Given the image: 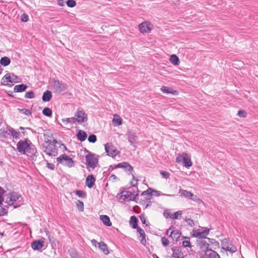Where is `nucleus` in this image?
I'll list each match as a JSON object with an SVG mask.
<instances>
[{
    "instance_id": "nucleus-16",
    "label": "nucleus",
    "mask_w": 258,
    "mask_h": 258,
    "mask_svg": "<svg viewBox=\"0 0 258 258\" xmlns=\"http://www.w3.org/2000/svg\"><path fill=\"white\" fill-rule=\"evenodd\" d=\"M95 182V178L92 174L88 175L86 179V185L89 188H92Z\"/></svg>"
},
{
    "instance_id": "nucleus-12",
    "label": "nucleus",
    "mask_w": 258,
    "mask_h": 258,
    "mask_svg": "<svg viewBox=\"0 0 258 258\" xmlns=\"http://www.w3.org/2000/svg\"><path fill=\"white\" fill-rule=\"evenodd\" d=\"M173 251L172 257L173 258H184L183 253L182 252L181 248L179 247L175 246L172 248Z\"/></svg>"
},
{
    "instance_id": "nucleus-31",
    "label": "nucleus",
    "mask_w": 258,
    "mask_h": 258,
    "mask_svg": "<svg viewBox=\"0 0 258 258\" xmlns=\"http://www.w3.org/2000/svg\"><path fill=\"white\" fill-rule=\"evenodd\" d=\"M151 198H144V199H141V201H140V204L141 205H145L146 204L145 208L149 207L151 205Z\"/></svg>"
},
{
    "instance_id": "nucleus-15",
    "label": "nucleus",
    "mask_w": 258,
    "mask_h": 258,
    "mask_svg": "<svg viewBox=\"0 0 258 258\" xmlns=\"http://www.w3.org/2000/svg\"><path fill=\"white\" fill-rule=\"evenodd\" d=\"M161 91L166 94H172L174 95H177L178 94L177 91L174 90L171 87L162 86L161 88Z\"/></svg>"
},
{
    "instance_id": "nucleus-21",
    "label": "nucleus",
    "mask_w": 258,
    "mask_h": 258,
    "mask_svg": "<svg viewBox=\"0 0 258 258\" xmlns=\"http://www.w3.org/2000/svg\"><path fill=\"white\" fill-rule=\"evenodd\" d=\"M138 220L135 216H131L130 220V225L133 229H138L139 227L138 226Z\"/></svg>"
},
{
    "instance_id": "nucleus-40",
    "label": "nucleus",
    "mask_w": 258,
    "mask_h": 258,
    "mask_svg": "<svg viewBox=\"0 0 258 258\" xmlns=\"http://www.w3.org/2000/svg\"><path fill=\"white\" fill-rule=\"evenodd\" d=\"M113 122L116 123L117 125H119L122 123V119L119 117V115L116 114L114 115L113 119Z\"/></svg>"
},
{
    "instance_id": "nucleus-32",
    "label": "nucleus",
    "mask_w": 258,
    "mask_h": 258,
    "mask_svg": "<svg viewBox=\"0 0 258 258\" xmlns=\"http://www.w3.org/2000/svg\"><path fill=\"white\" fill-rule=\"evenodd\" d=\"M10 59L7 56L2 57L0 60L1 64L4 67L8 66L10 63Z\"/></svg>"
},
{
    "instance_id": "nucleus-20",
    "label": "nucleus",
    "mask_w": 258,
    "mask_h": 258,
    "mask_svg": "<svg viewBox=\"0 0 258 258\" xmlns=\"http://www.w3.org/2000/svg\"><path fill=\"white\" fill-rule=\"evenodd\" d=\"M181 235V233L177 229L173 230L170 232V236L174 240L177 241Z\"/></svg>"
},
{
    "instance_id": "nucleus-18",
    "label": "nucleus",
    "mask_w": 258,
    "mask_h": 258,
    "mask_svg": "<svg viewBox=\"0 0 258 258\" xmlns=\"http://www.w3.org/2000/svg\"><path fill=\"white\" fill-rule=\"evenodd\" d=\"M43 136L45 143L50 144L51 143V139L53 137L52 134L50 131H47L44 133Z\"/></svg>"
},
{
    "instance_id": "nucleus-11",
    "label": "nucleus",
    "mask_w": 258,
    "mask_h": 258,
    "mask_svg": "<svg viewBox=\"0 0 258 258\" xmlns=\"http://www.w3.org/2000/svg\"><path fill=\"white\" fill-rule=\"evenodd\" d=\"M115 168H123L126 172L128 171L130 173L129 174L132 173L134 171V168L132 166L128 163L123 162L121 163H119L115 165Z\"/></svg>"
},
{
    "instance_id": "nucleus-37",
    "label": "nucleus",
    "mask_w": 258,
    "mask_h": 258,
    "mask_svg": "<svg viewBox=\"0 0 258 258\" xmlns=\"http://www.w3.org/2000/svg\"><path fill=\"white\" fill-rule=\"evenodd\" d=\"M42 113L48 117H50L52 115V111L48 107H45L42 110Z\"/></svg>"
},
{
    "instance_id": "nucleus-4",
    "label": "nucleus",
    "mask_w": 258,
    "mask_h": 258,
    "mask_svg": "<svg viewBox=\"0 0 258 258\" xmlns=\"http://www.w3.org/2000/svg\"><path fill=\"white\" fill-rule=\"evenodd\" d=\"M56 160L58 163L68 166L69 168L73 167L75 166V162L73 159L66 154L60 155L57 158Z\"/></svg>"
},
{
    "instance_id": "nucleus-3",
    "label": "nucleus",
    "mask_w": 258,
    "mask_h": 258,
    "mask_svg": "<svg viewBox=\"0 0 258 258\" xmlns=\"http://www.w3.org/2000/svg\"><path fill=\"white\" fill-rule=\"evenodd\" d=\"M86 164L87 168H91L94 169L97 165L98 163V159L95 157V155L88 152V154L85 156Z\"/></svg>"
},
{
    "instance_id": "nucleus-63",
    "label": "nucleus",
    "mask_w": 258,
    "mask_h": 258,
    "mask_svg": "<svg viewBox=\"0 0 258 258\" xmlns=\"http://www.w3.org/2000/svg\"><path fill=\"white\" fill-rule=\"evenodd\" d=\"M152 195H154V196H160L161 195L160 194V191H157V190H152Z\"/></svg>"
},
{
    "instance_id": "nucleus-25",
    "label": "nucleus",
    "mask_w": 258,
    "mask_h": 258,
    "mask_svg": "<svg viewBox=\"0 0 258 258\" xmlns=\"http://www.w3.org/2000/svg\"><path fill=\"white\" fill-rule=\"evenodd\" d=\"M27 87L26 85L23 84L16 85L14 87V91L15 92H22L25 91Z\"/></svg>"
},
{
    "instance_id": "nucleus-53",
    "label": "nucleus",
    "mask_w": 258,
    "mask_h": 258,
    "mask_svg": "<svg viewBox=\"0 0 258 258\" xmlns=\"http://www.w3.org/2000/svg\"><path fill=\"white\" fill-rule=\"evenodd\" d=\"M184 220L187 223V225L190 226L191 227H192L195 225L194 222L192 219L190 218H187V217H186Z\"/></svg>"
},
{
    "instance_id": "nucleus-39",
    "label": "nucleus",
    "mask_w": 258,
    "mask_h": 258,
    "mask_svg": "<svg viewBox=\"0 0 258 258\" xmlns=\"http://www.w3.org/2000/svg\"><path fill=\"white\" fill-rule=\"evenodd\" d=\"M230 243V240L228 238H224L221 241V245L223 249L225 250L226 248H227L228 244Z\"/></svg>"
},
{
    "instance_id": "nucleus-8",
    "label": "nucleus",
    "mask_w": 258,
    "mask_h": 258,
    "mask_svg": "<svg viewBox=\"0 0 258 258\" xmlns=\"http://www.w3.org/2000/svg\"><path fill=\"white\" fill-rule=\"evenodd\" d=\"M105 150L107 155L114 157L117 154V151L111 143H107L105 145Z\"/></svg>"
},
{
    "instance_id": "nucleus-36",
    "label": "nucleus",
    "mask_w": 258,
    "mask_h": 258,
    "mask_svg": "<svg viewBox=\"0 0 258 258\" xmlns=\"http://www.w3.org/2000/svg\"><path fill=\"white\" fill-rule=\"evenodd\" d=\"M182 215L181 211H178L175 212L172 216H170V218L172 219H180Z\"/></svg>"
},
{
    "instance_id": "nucleus-19",
    "label": "nucleus",
    "mask_w": 258,
    "mask_h": 258,
    "mask_svg": "<svg viewBox=\"0 0 258 258\" xmlns=\"http://www.w3.org/2000/svg\"><path fill=\"white\" fill-rule=\"evenodd\" d=\"M19 79L17 76L14 74H7L2 79V81H16Z\"/></svg>"
},
{
    "instance_id": "nucleus-38",
    "label": "nucleus",
    "mask_w": 258,
    "mask_h": 258,
    "mask_svg": "<svg viewBox=\"0 0 258 258\" xmlns=\"http://www.w3.org/2000/svg\"><path fill=\"white\" fill-rule=\"evenodd\" d=\"M193 235H194V236H195L196 237H199V238H201V239L204 238V235L203 234V231H201L199 229L194 231Z\"/></svg>"
},
{
    "instance_id": "nucleus-58",
    "label": "nucleus",
    "mask_w": 258,
    "mask_h": 258,
    "mask_svg": "<svg viewBox=\"0 0 258 258\" xmlns=\"http://www.w3.org/2000/svg\"><path fill=\"white\" fill-rule=\"evenodd\" d=\"M14 82V83H18L19 82H12V81H11V82H1V85H9V86H12L13 85V83Z\"/></svg>"
},
{
    "instance_id": "nucleus-49",
    "label": "nucleus",
    "mask_w": 258,
    "mask_h": 258,
    "mask_svg": "<svg viewBox=\"0 0 258 258\" xmlns=\"http://www.w3.org/2000/svg\"><path fill=\"white\" fill-rule=\"evenodd\" d=\"M18 110L21 113L26 115H30L31 114V112L27 109H18Z\"/></svg>"
},
{
    "instance_id": "nucleus-59",
    "label": "nucleus",
    "mask_w": 258,
    "mask_h": 258,
    "mask_svg": "<svg viewBox=\"0 0 258 258\" xmlns=\"http://www.w3.org/2000/svg\"><path fill=\"white\" fill-rule=\"evenodd\" d=\"M140 220H141L142 223L143 224H146V218L144 214H141L140 216Z\"/></svg>"
},
{
    "instance_id": "nucleus-50",
    "label": "nucleus",
    "mask_w": 258,
    "mask_h": 258,
    "mask_svg": "<svg viewBox=\"0 0 258 258\" xmlns=\"http://www.w3.org/2000/svg\"><path fill=\"white\" fill-rule=\"evenodd\" d=\"M12 134L11 136L13 138L19 139L20 138V132L15 131V130H11Z\"/></svg>"
},
{
    "instance_id": "nucleus-56",
    "label": "nucleus",
    "mask_w": 258,
    "mask_h": 258,
    "mask_svg": "<svg viewBox=\"0 0 258 258\" xmlns=\"http://www.w3.org/2000/svg\"><path fill=\"white\" fill-rule=\"evenodd\" d=\"M184 156H185V154H183V155H178L176 158V162L177 163L181 162L182 161H183Z\"/></svg>"
},
{
    "instance_id": "nucleus-28",
    "label": "nucleus",
    "mask_w": 258,
    "mask_h": 258,
    "mask_svg": "<svg viewBox=\"0 0 258 258\" xmlns=\"http://www.w3.org/2000/svg\"><path fill=\"white\" fill-rule=\"evenodd\" d=\"M137 232L139 233L140 236L142 238V240L141 241V243L145 245L146 242V240L145 239L146 234H145L144 231L142 229H141L140 227L137 229Z\"/></svg>"
},
{
    "instance_id": "nucleus-6",
    "label": "nucleus",
    "mask_w": 258,
    "mask_h": 258,
    "mask_svg": "<svg viewBox=\"0 0 258 258\" xmlns=\"http://www.w3.org/2000/svg\"><path fill=\"white\" fill-rule=\"evenodd\" d=\"M10 200H9V205L12 206L14 204L15 202H16L18 201V203L16 204V205H14V208L19 207L22 203H20V201L19 199L21 198V195L16 192H12L10 194Z\"/></svg>"
},
{
    "instance_id": "nucleus-34",
    "label": "nucleus",
    "mask_w": 258,
    "mask_h": 258,
    "mask_svg": "<svg viewBox=\"0 0 258 258\" xmlns=\"http://www.w3.org/2000/svg\"><path fill=\"white\" fill-rule=\"evenodd\" d=\"M225 250L227 251H228L232 253L236 251L237 248L235 245L230 242L228 244V246H227V248H226Z\"/></svg>"
},
{
    "instance_id": "nucleus-46",
    "label": "nucleus",
    "mask_w": 258,
    "mask_h": 258,
    "mask_svg": "<svg viewBox=\"0 0 258 258\" xmlns=\"http://www.w3.org/2000/svg\"><path fill=\"white\" fill-rule=\"evenodd\" d=\"M190 199L196 202L199 204L203 203L201 199L198 198L197 196L195 195L194 194H192V197H191Z\"/></svg>"
},
{
    "instance_id": "nucleus-9",
    "label": "nucleus",
    "mask_w": 258,
    "mask_h": 258,
    "mask_svg": "<svg viewBox=\"0 0 258 258\" xmlns=\"http://www.w3.org/2000/svg\"><path fill=\"white\" fill-rule=\"evenodd\" d=\"M43 147L44 148L43 151L48 156H55L57 155V150L56 147L51 145V143L47 146H43Z\"/></svg>"
},
{
    "instance_id": "nucleus-42",
    "label": "nucleus",
    "mask_w": 258,
    "mask_h": 258,
    "mask_svg": "<svg viewBox=\"0 0 258 258\" xmlns=\"http://www.w3.org/2000/svg\"><path fill=\"white\" fill-rule=\"evenodd\" d=\"M75 194L80 198H85L86 197V194L85 191L81 190H77Z\"/></svg>"
},
{
    "instance_id": "nucleus-52",
    "label": "nucleus",
    "mask_w": 258,
    "mask_h": 258,
    "mask_svg": "<svg viewBox=\"0 0 258 258\" xmlns=\"http://www.w3.org/2000/svg\"><path fill=\"white\" fill-rule=\"evenodd\" d=\"M161 242L164 246H166L168 245L169 241L166 237H163L161 238Z\"/></svg>"
},
{
    "instance_id": "nucleus-62",
    "label": "nucleus",
    "mask_w": 258,
    "mask_h": 258,
    "mask_svg": "<svg viewBox=\"0 0 258 258\" xmlns=\"http://www.w3.org/2000/svg\"><path fill=\"white\" fill-rule=\"evenodd\" d=\"M117 177L114 174H112L109 177V180L111 181L112 182H114L115 180L116 179Z\"/></svg>"
},
{
    "instance_id": "nucleus-41",
    "label": "nucleus",
    "mask_w": 258,
    "mask_h": 258,
    "mask_svg": "<svg viewBox=\"0 0 258 258\" xmlns=\"http://www.w3.org/2000/svg\"><path fill=\"white\" fill-rule=\"evenodd\" d=\"M149 190H152V189L151 188H149L147 190L143 191L141 195V197H144L146 196V198H150L151 197V196L152 195V192H150Z\"/></svg>"
},
{
    "instance_id": "nucleus-35",
    "label": "nucleus",
    "mask_w": 258,
    "mask_h": 258,
    "mask_svg": "<svg viewBox=\"0 0 258 258\" xmlns=\"http://www.w3.org/2000/svg\"><path fill=\"white\" fill-rule=\"evenodd\" d=\"M200 247L201 248L205 249V250L210 249L209 248V244L208 242H207L205 239H202L201 242H200Z\"/></svg>"
},
{
    "instance_id": "nucleus-64",
    "label": "nucleus",
    "mask_w": 258,
    "mask_h": 258,
    "mask_svg": "<svg viewBox=\"0 0 258 258\" xmlns=\"http://www.w3.org/2000/svg\"><path fill=\"white\" fill-rule=\"evenodd\" d=\"M238 115L240 116V117H245V115H246V113L243 110H240L238 111Z\"/></svg>"
},
{
    "instance_id": "nucleus-51",
    "label": "nucleus",
    "mask_w": 258,
    "mask_h": 258,
    "mask_svg": "<svg viewBox=\"0 0 258 258\" xmlns=\"http://www.w3.org/2000/svg\"><path fill=\"white\" fill-rule=\"evenodd\" d=\"M77 207L78 208V210L80 211H83L84 210V203L83 202L78 200V204H77Z\"/></svg>"
},
{
    "instance_id": "nucleus-45",
    "label": "nucleus",
    "mask_w": 258,
    "mask_h": 258,
    "mask_svg": "<svg viewBox=\"0 0 258 258\" xmlns=\"http://www.w3.org/2000/svg\"><path fill=\"white\" fill-rule=\"evenodd\" d=\"M88 140L90 143H94L97 141L96 136L94 134L90 135L88 137Z\"/></svg>"
},
{
    "instance_id": "nucleus-33",
    "label": "nucleus",
    "mask_w": 258,
    "mask_h": 258,
    "mask_svg": "<svg viewBox=\"0 0 258 258\" xmlns=\"http://www.w3.org/2000/svg\"><path fill=\"white\" fill-rule=\"evenodd\" d=\"M170 61L174 65H177L179 60L178 57L175 54H172L170 56Z\"/></svg>"
},
{
    "instance_id": "nucleus-47",
    "label": "nucleus",
    "mask_w": 258,
    "mask_h": 258,
    "mask_svg": "<svg viewBox=\"0 0 258 258\" xmlns=\"http://www.w3.org/2000/svg\"><path fill=\"white\" fill-rule=\"evenodd\" d=\"M25 97L29 99H32L35 97L34 93L33 91L26 92L25 95Z\"/></svg>"
},
{
    "instance_id": "nucleus-10",
    "label": "nucleus",
    "mask_w": 258,
    "mask_h": 258,
    "mask_svg": "<svg viewBox=\"0 0 258 258\" xmlns=\"http://www.w3.org/2000/svg\"><path fill=\"white\" fill-rule=\"evenodd\" d=\"M53 89L55 92L60 93L67 89V86L62 82H54Z\"/></svg>"
},
{
    "instance_id": "nucleus-2",
    "label": "nucleus",
    "mask_w": 258,
    "mask_h": 258,
    "mask_svg": "<svg viewBox=\"0 0 258 258\" xmlns=\"http://www.w3.org/2000/svg\"><path fill=\"white\" fill-rule=\"evenodd\" d=\"M133 188H127V190H123L120 192V199L128 200V201H133L137 202L138 199L139 193L132 190Z\"/></svg>"
},
{
    "instance_id": "nucleus-30",
    "label": "nucleus",
    "mask_w": 258,
    "mask_h": 258,
    "mask_svg": "<svg viewBox=\"0 0 258 258\" xmlns=\"http://www.w3.org/2000/svg\"><path fill=\"white\" fill-rule=\"evenodd\" d=\"M184 166L186 167H189L192 165V162L190 159L187 157V154H185L184 159L183 160Z\"/></svg>"
},
{
    "instance_id": "nucleus-23",
    "label": "nucleus",
    "mask_w": 258,
    "mask_h": 258,
    "mask_svg": "<svg viewBox=\"0 0 258 258\" xmlns=\"http://www.w3.org/2000/svg\"><path fill=\"white\" fill-rule=\"evenodd\" d=\"M131 174L132 175V179H133V180H135V182H134V181H131V184L132 185V186L130 187L129 188H133V189H132L133 190H134V191L136 190V192H138L139 194V190L138 186H137L138 180L135 178V177L134 174H133L132 173Z\"/></svg>"
},
{
    "instance_id": "nucleus-1",
    "label": "nucleus",
    "mask_w": 258,
    "mask_h": 258,
    "mask_svg": "<svg viewBox=\"0 0 258 258\" xmlns=\"http://www.w3.org/2000/svg\"><path fill=\"white\" fill-rule=\"evenodd\" d=\"M17 150L21 154L31 156L33 158L38 156L35 146L28 139L20 140L17 144Z\"/></svg>"
},
{
    "instance_id": "nucleus-48",
    "label": "nucleus",
    "mask_w": 258,
    "mask_h": 258,
    "mask_svg": "<svg viewBox=\"0 0 258 258\" xmlns=\"http://www.w3.org/2000/svg\"><path fill=\"white\" fill-rule=\"evenodd\" d=\"M66 4L67 6L70 8H73L76 5V3L74 0H68Z\"/></svg>"
},
{
    "instance_id": "nucleus-5",
    "label": "nucleus",
    "mask_w": 258,
    "mask_h": 258,
    "mask_svg": "<svg viewBox=\"0 0 258 258\" xmlns=\"http://www.w3.org/2000/svg\"><path fill=\"white\" fill-rule=\"evenodd\" d=\"M70 119H72L73 123L77 122L79 123H82L87 120V115L82 109H78L76 112L74 117H71Z\"/></svg>"
},
{
    "instance_id": "nucleus-29",
    "label": "nucleus",
    "mask_w": 258,
    "mask_h": 258,
    "mask_svg": "<svg viewBox=\"0 0 258 258\" xmlns=\"http://www.w3.org/2000/svg\"><path fill=\"white\" fill-rule=\"evenodd\" d=\"M179 193L181 196H184V197L190 199L192 196V194L191 192L184 189H180L179 191Z\"/></svg>"
},
{
    "instance_id": "nucleus-60",
    "label": "nucleus",
    "mask_w": 258,
    "mask_h": 258,
    "mask_svg": "<svg viewBox=\"0 0 258 258\" xmlns=\"http://www.w3.org/2000/svg\"><path fill=\"white\" fill-rule=\"evenodd\" d=\"M46 166L51 170H54L55 169V165L53 163L47 162Z\"/></svg>"
},
{
    "instance_id": "nucleus-44",
    "label": "nucleus",
    "mask_w": 258,
    "mask_h": 258,
    "mask_svg": "<svg viewBox=\"0 0 258 258\" xmlns=\"http://www.w3.org/2000/svg\"><path fill=\"white\" fill-rule=\"evenodd\" d=\"M8 132L7 127L6 128H2L0 130V136L4 138H6L7 137V135L8 134Z\"/></svg>"
},
{
    "instance_id": "nucleus-22",
    "label": "nucleus",
    "mask_w": 258,
    "mask_h": 258,
    "mask_svg": "<svg viewBox=\"0 0 258 258\" xmlns=\"http://www.w3.org/2000/svg\"><path fill=\"white\" fill-rule=\"evenodd\" d=\"M52 98L51 92L48 90L44 92L42 97V100L43 102H48Z\"/></svg>"
},
{
    "instance_id": "nucleus-24",
    "label": "nucleus",
    "mask_w": 258,
    "mask_h": 258,
    "mask_svg": "<svg viewBox=\"0 0 258 258\" xmlns=\"http://www.w3.org/2000/svg\"><path fill=\"white\" fill-rule=\"evenodd\" d=\"M100 219L104 225L107 226H110L112 225V223L110 220L109 217L107 215H101L100 216Z\"/></svg>"
},
{
    "instance_id": "nucleus-26",
    "label": "nucleus",
    "mask_w": 258,
    "mask_h": 258,
    "mask_svg": "<svg viewBox=\"0 0 258 258\" xmlns=\"http://www.w3.org/2000/svg\"><path fill=\"white\" fill-rule=\"evenodd\" d=\"M77 137L79 141L83 142L86 139L87 135L84 131L80 130L77 134Z\"/></svg>"
},
{
    "instance_id": "nucleus-57",
    "label": "nucleus",
    "mask_w": 258,
    "mask_h": 258,
    "mask_svg": "<svg viewBox=\"0 0 258 258\" xmlns=\"http://www.w3.org/2000/svg\"><path fill=\"white\" fill-rule=\"evenodd\" d=\"M160 173L163 178L166 179L169 178L170 174L168 172L166 171H161Z\"/></svg>"
},
{
    "instance_id": "nucleus-43",
    "label": "nucleus",
    "mask_w": 258,
    "mask_h": 258,
    "mask_svg": "<svg viewBox=\"0 0 258 258\" xmlns=\"http://www.w3.org/2000/svg\"><path fill=\"white\" fill-rule=\"evenodd\" d=\"M185 239L182 241L183 246H184L185 247H191V245L190 244L189 238L188 237H185Z\"/></svg>"
},
{
    "instance_id": "nucleus-14",
    "label": "nucleus",
    "mask_w": 258,
    "mask_h": 258,
    "mask_svg": "<svg viewBox=\"0 0 258 258\" xmlns=\"http://www.w3.org/2000/svg\"><path fill=\"white\" fill-rule=\"evenodd\" d=\"M44 246V241L42 240H36L31 243V247L34 250H40Z\"/></svg>"
},
{
    "instance_id": "nucleus-27",
    "label": "nucleus",
    "mask_w": 258,
    "mask_h": 258,
    "mask_svg": "<svg viewBox=\"0 0 258 258\" xmlns=\"http://www.w3.org/2000/svg\"><path fill=\"white\" fill-rule=\"evenodd\" d=\"M98 246L104 254H108L109 253V250L107 248V246L103 241L99 242Z\"/></svg>"
},
{
    "instance_id": "nucleus-61",
    "label": "nucleus",
    "mask_w": 258,
    "mask_h": 258,
    "mask_svg": "<svg viewBox=\"0 0 258 258\" xmlns=\"http://www.w3.org/2000/svg\"><path fill=\"white\" fill-rule=\"evenodd\" d=\"M163 215L166 218H170V216H172V214H171V213L169 212H168L166 210V211H164V212L163 213Z\"/></svg>"
},
{
    "instance_id": "nucleus-54",
    "label": "nucleus",
    "mask_w": 258,
    "mask_h": 258,
    "mask_svg": "<svg viewBox=\"0 0 258 258\" xmlns=\"http://www.w3.org/2000/svg\"><path fill=\"white\" fill-rule=\"evenodd\" d=\"M7 210L0 205V216H4L7 214Z\"/></svg>"
},
{
    "instance_id": "nucleus-17",
    "label": "nucleus",
    "mask_w": 258,
    "mask_h": 258,
    "mask_svg": "<svg viewBox=\"0 0 258 258\" xmlns=\"http://www.w3.org/2000/svg\"><path fill=\"white\" fill-rule=\"evenodd\" d=\"M205 254L208 258H220V255L212 249L205 250Z\"/></svg>"
},
{
    "instance_id": "nucleus-13",
    "label": "nucleus",
    "mask_w": 258,
    "mask_h": 258,
    "mask_svg": "<svg viewBox=\"0 0 258 258\" xmlns=\"http://www.w3.org/2000/svg\"><path fill=\"white\" fill-rule=\"evenodd\" d=\"M127 136L131 145L135 146L138 140V138L136 134L131 131H128L127 133Z\"/></svg>"
},
{
    "instance_id": "nucleus-55",
    "label": "nucleus",
    "mask_w": 258,
    "mask_h": 258,
    "mask_svg": "<svg viewBox=\"0 0 258 258\" xmlns=\"http://www.w3.org/2000/svg\"><path fill=\"white\" fill-rule=\"evenodd\" d=\"M21 20L22 22H26L28 21V16L26 14H23L21 17Z\"/></svg>"
},
{
    "instance_id": "nucleus-7",
    "label": "nucleus",
    "mask_w": 258,
    "mask_h": 258,
    "mask_svg": "<svg viewBox=\"0 0 258 258\" xmlns=\"http://www.w3.org/2000/svg\"><path fill=\"white\" fill-rule=\"evenodd\" d=\"M139 29L142 33H148L153 29V25L147 21H145L139 25Z\"/></svg>"
}]
</instances>
